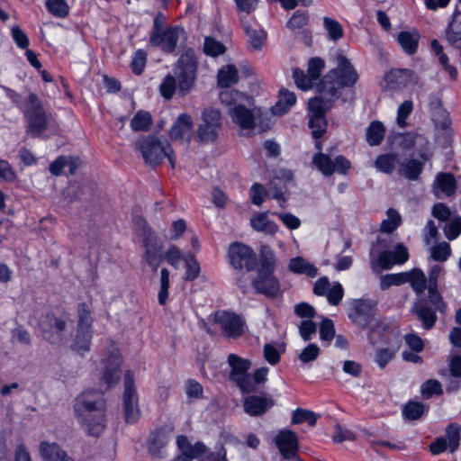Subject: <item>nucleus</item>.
<instances>
[{
  "label": "nucleus",
  "instance_id": "obj_29",
  "mask_svg": "<svg viewBox=\"0 0 461 461\" xmlns=\"http://www.w3.org/2000/svg\"><path fill=\"white\" fill-rule=\"evenodd\" d=\"M430 49L438 58V63L443 70L448 74L449 78L453 81L456 80L458 70L455 66L449 63L448 56L445 53L443 46L437 39H433L430 41Z\"/></svg>",
  "mask_w": 461,
  "mask_h": 461
},
{
  "label": "nucleus",
  "instance_id": "obj_53",
  "mask_svg": "<svg viewBox=\"0 0 461 461\" xmlns=\"http://www.w3.org/2000/svg\"><path fill=\"white\" fill-rule=\"evenodd\" d=\"M148 59L147 52L142 49H138L132 55L130 64L133 74L140 76L143 73Z\"/></svg>",
  "mask_w": 461,
  "mask_h": 461
},
{
  "label": "nucleus",
  "instance_id": "obj_25",
  "mask_svg": "<svg viewBox=\"0 0 461 461\" xmlns=\"http://www.w3.org/2000/svg\"><path fill=\"white\" fill-rule=\"evenodd\" d=\"M232 122L242 130H254L257 126V117L253 111L244 104L234 105L230 111Z\"/></svg>",
  "mask_w": 461,
  "mask_h": 461
},
{
  "label": "nucleus",
  "instance_id": "obj_44",
  "mask_svg": "<svg viewBox=\"0 0 461 461\" xmlns=\"http://www.w3.org/2000/svg\"><path fill=\"white\" fill-rule=\"evenodd\" d=\"M320 415L316 414L314 411L297 408L292 413L291 421L293 424H303L307 422L309 426H315Z\"/></svg>",
  "mask_w": 461,
  "mask_h": 461
},
{
  "label": "nucleus",
  "instance_id": "obj_48",
  "mask_svg": "<svg viewBox=\"0 0 461 461\" xmlns=\"http://www.w3.org/2000/svg\"><path fill=\"white\" fill-rule=\"evenodd\" d=\"M47 11L57 18H65L69 14V6L66 0H46Z\"/></svg>",
  "mask_w": 461,
  "mask_h": 461
},
{
  "label": "nucleus",
  "instance_id": "obj_6",
  "mask_svg": "<svg viewBox=\"0 0 461 461\" xmlns=\"http://www.w3.org/2000/svg\"><path fill=\"white\" fill-rule=\"evenodd\" d=\"M337 59V68L324 75L317 86L318 92L327 94L333 99H339L342 95L340 89L353 87L359 78L357 71L346 56L339 54Z\"/></svg>",
  "mask_w": 461,
  "mask_h": 461
},
{
  "label": "nucleus",
  "instance_id": "obj_39",
  "mask_svg": "<svg viewBox=\"0 0 461 461\" xmlns=\"http://www.w3.org/2000/svg\"><path fill=\"white\" fill-rule=\"evenodd\" d=\"M406 283H409L412 290L417 294H422L428 286L427 277L424 272L418 267L406 271Z\"/></svg>",
  "mask_w": 461,
  "mask_h": 461
},
{
  "label": "nucleus",
  "instance_id": "obj_22",
  "mask_svg": "<svg viewBox=\"0 0 461 461\" xmlns=\"http://www.w3.org/2000/svg\"><path fill=\"white\" fill-rule=\"evenodd\" d=\"M82 165L83 161L78 156L60 155L50 164L49 171L54 176H74Z\"/></svg>",
  "mask_w": 461,
  "mask_h": 461
},
{
  "label": "nucleus",
  "instance_id": "obj_55",
  "mask_svg": "<svg viewBox=\"0 0 461 461\" xmlns=\"http://www.w3.org/2000/svg\"><path fill=\"white\" fill-rule=\"evenodd\" d=\"M293 77L296 86L303 91L310 90L313 86V78L299 68L293 69Z\"/></svg>",
  "mask_w": 461,
  "mask_h": 461
},
{
  "label": "nucleus",
  "instance_id": "obj_41",
  "mask_svg": "<svg viewBox=\"0 0 461 461\" xmlns=\"http://www.w3.org/2000/svg\"><path fill=\"white\" fill-rule=\"evenodd\" d=\"M153 119L149 112L139 110L131 120V128L133 131H147L152 125Z\"/></svg>",
  "mask_w": 461,
  "mask_h": 461
},
{
  "label": "nucleus",
  "instance_id": "obj_16",
  "mask_svg": "<svg viewBox=\"0 0 461 461\" xmlns=\"http://www.w3.org/2000/svg\"><path fill=\"white\" fill-rule=\"evenodd\" d=\"M384 87L391 92H402L415 86L419 83V77L410 68H392L384 77Z\"/></svg>",
  "mask_w": 461,
  "mask_h": 461
},
{
  "label": "nucleus",
  "instance_id": "obj_31",
  "mask_svg": "<svg viewBox=\"0 0 461 461\" xmlns=\"http://www.w3.org/2000/svg\"><path fill=\"white\" fill-rule=\"evenodd\" d=\"M424 169V162L416 158H407L400 164L399 174L410 181L419 179Z\"/></svg>",
  "mask_w": 461,
  "mask_h": 461
},
{
  "label": "nucleus",
  "instance_id": "obj_15",
  "mask_svg": "<svg viewBox=\"0 0 461 461\" xmlns=\"http://www.w3.org/2000/svg\"><path fill=\"white\" fill-rule=\"evenodd\" d=\"M101 363L103 369L100 381L105 384L107 390L113 389L121 381L123 357L119 349H113Z\"/></svg>",
  "mask_w": 461,
  "mask_h": 461
},
{
  "label": "nucleus",
  "instance_id": "obj_49",
  "mask_svg": "<svg viewBox=\"0 0 461 461\" xmlns=\"http://www.w3.org/2000/svg\"><path fill=\"white\" fill-rule=\"evenodd\" d=\"M323 26L330 40L337 41L343 37V27L337 20L325 16L323 18Z\"/></svg>",
  "mask_w": 461,
  "mask_h": 461
},
{
  "label": "nucleus",
  "instance_id": "obj_19",
  "mask_svg": "<svg viewBox=\"0 0 461 461\" xmlns=\"http://www.w3.org/2000/svg\"><path fill=\"white\" fill-rule=\"evenodd\" d=\"M247 394L243 398L242 406L244 412L250 417L262 416L276 405L273 396L266 392Z\"/></svg>",
  "mask_w": 461,
  "mask_h": 461
},
{
  "label": "nucleus",
  "instance_id": "obj_8",
  "mask_svg": "<svg viewBox=\"0 0 461 461\" xmlns=\"http://www.w3.org/2000/svg\"><path fill=\"white\" fill-rule=\"evenodd\" d=\"M166 23L165 14L162 12L157 13L153 19L149 43L151 47L159 48L165 54H172L177 47L180 35L185 34V31L180 25H170L164 28Z\"/></svg>",
  "mask_w": 461,
  "mask_h": 461
},
{
  "label": "nucleus",
  "instance_id": "obj_54",
  "mask_svg": "<svg viewBox=\"0 0 461 461\" xmlns=\"http://www.w3.org/2000/svg\"><path fill=\"white\" fill-rule=\"evenodd\" d=\"M308 127L312 130V139H322L327 132L328 120L327 118L309 117Z\"/></svg>",
  "mask_w": 461,
  "mask_h": 461
},
{
  "label": "nucleus",
  "instance_id": "obj_57",
  "mask_svg": "<svg viewBox=\"0 0 461 461\" xmlns=\"http://www.w3.org/2000/svg\"><path fill=\"white\" fill-rule=\"evenodd\" d=\"M406 272L386 274L381 277L380 287L382 290H386L393 285L406 284Z\"/></svg>",
  "mask_w": 461,
  "mask_h": 461
},
{
  "label": "nucleus",
  "instance_id": "obj_13",
  "mask_svg": "<svg viewBox=\"0 0 461 461\" xmlns=\"http://www.w3.org/2000/svg\"><path fill=\"white\" fill-rule=\"evenodd\" d=\"M367 340L372 347L381 343L384 346L383 347L384 348L395 351L400 350L402 342L400 333L391 330L387 324L383 323L381 321H375L369 329Z\"/></svg>",
  "mask_w": 461,
  "mask_h": 461
},
{
  "label": "nucleus",
  "instance_id": "obj_40",
  "mask_svg": "<svg viewBox=\"0 0 461 461\" xmlns=\"http://www.w3.org/2000/svg\"><path fill=\"white\" fill-rule=\"evenodd\" d=\"M366 142L369 146H378L385 135V127L380 121H373L366 129Z\"/></svg>",
  "mask_w": 461,
  "mask_h": 461
},
{
  "label": "nucleus",
  "instance_id": "obj_46",
  "mask_svg": "<svg viewBox=\"0 0 461 461\" xmlns=\"http://www.w3.org/2000/svg\"><path fill=\"white\" fill-rule=\"evenodd\" d=\"M77 329L93 330L92 312L88 304L85 302L79 303L77 305Z\"/></svg>",
  "mask_w": 461,
  "mask_h": 461
},
{
  "label": "nucleus",
  "instance_id": "obj_5",
  "mask_svg": "<svg viewBox=\"0 0 461 461\" xmlns=\"http://www.w3.org/2000/svg\"><path fill=\"white\" fill-rule=\"evenodd\" d=\"M227 363L230 366L228 379L235 384L241 393H255L258 386L265 384L267 381L269 368L261 366L249 373L252 363L249 358L230 353L227 357Z\"/></svg>",
  "mask_w": 461,
  "mask_h": 461
},
{
  "label": "nucleus",
  "instance_id": "obj_59",
  "mask_svg": "<svg viewBox=\"0 0 461 461\" xmlns=\"http://www.w3.org/2000/svg\"><path fill=\"white\" fill-rule=\"evenodd\" d=\"M428 293H429V305L436 307L438 309L439 312H444L447 308V304L443 299L442 294L438 291V285H428Z\"/></svg>",
  "mask_w": 461,
  "mask_h": 461
},
{
  "label": "nucleus",
  "instance_id": "obj_61",
  "mask_svg": "<svg viewBox=\"0 0 461 461\" xmlns=\"http://www.w3.org/2000/svg\"><path fill=\"white\" fill-rule=\"evenodd\" d=\"M185 276L184 279L185 281H194L195 280L201 272L200 264L195 258L194 255H192L189 258L185 259Z\"/></svg>",
  "mask_w": 461,
  "mask_h": 461
},
{
  "label": "nucleus",
  "instance_id": "obj_45",
  "mask_svg": "<svg viewBox=\"0 0 461 461\" xmlns=\"http://www.w3.org/2000/svg\"><path fill=\"white\" fill-rule=\"evenodd\" d=\"M386 214L387 218L381 222L380 230L384 233L390 234L402 224V217L393 208H389Z\"/></svg>",
  "mask_w": 461,
  "mask_h": 461
},
{
  "label": "nucleus",
  "instance_id": "obj_21",
  "mask_svg": "<svg viewBox=\"0 0 461 461\" xmlns=\"http://www.w3.org/2000/svg\"><path fill=\"white\" fill-rule=\"evenodd\" d=\"M174 427L170 425H160L150 431L147 440V447L149 455L153 457H163L162 449L167 445L169 435L173 432Z\"/></svg>",
  "mask_w": 461,
  "mask_h": 461
},
{
  "label": "nucleus",
  "instance_id": "obj_63",
  "mask_svg": "<svg viewBox=\"0 0 461 461\" xmlns=\"http://www.w3.org/2000/svg\"><path fill=\"white\" fill-rule=\"evenodd\" d=\"M325 68V61L320 57H312L308 60L307 73L314 81L320 79L321 72Z\"/></svg>",
  "mask_w": 461,
  "mask_h": 461
},
{
  "label": "nucleus",
  "instance_id": "obj_60",
  "mask_svg": "<svg viewBox=\"0 0 461 461\" xmlns=\"http://www.w3.org/2000/svg\"><path fill=\"white\" fill-rule=\"evenodd\" d=\"M398 351L378 348L375 353V362L379 368L384 369L395 357Z\"/></svg>",
  "mask_w": 461,
  "mask_h": 461
},
{
  "label": "nucleus",
  "instance_id": "obj_28",
  "mask_svg": "<svg viewBox=\"0 0 461 461\" xmlns=\"http://www.w3.org/2000/svg\"><path fill=\"white\" fill-rule=\"evenodd\" d=\"M40 452L44 461H75L68 453L58 444L41 441L40 444Z\"/></svg>",
  "mask_w": 461,
  "mask_h": 461
},
{
  "label": "nucleus",
  "instance_id": "obj_30",
  "mask_svg": "<svg viewBox=\"0 0 461 461\" xmlns=\"http://www.w3.org/2000/svg\"><path fill=\"white\" fill-rule=\"evenodd\" d=\"M194 127V121L190 114L183 113L178 115L169 130V137L173 140H183L185 135Z\"/></svg>",
  "mask_w": 461,
  "mask_h": 461
},
{
  "label": "nucleus",
  "instance_id": "obj_24",
  "mask_svg": "<svg viewBox=\"0 0 461 461\" xmlns=\"http://www.w3.org/2000/svg\"><path fill=\"white\" fill-rule=\"evenodd\" d=\"M437 312H438V309L429 305L426 299L418 300L411 307V312L421 322L422 328L426 330L435 327L438 321Z\"/></svg>",
  "mask_w": 461,
  "mask_h": 461
},
{
  "label": "nucleus",
  "instance_id": "obj_9",
  "mask_svg": "<svg viewBox=\"0 0 461 461\" xmlns=\"http://www.w3.org/2000/svg\"><path fill=\"white\" fill-rule=\"evenodd\" d=\"M141 152L146 164L155 167L158 166L165 158H167L170 167H176V156L172 145L167 140H160L154 135H148L140 139L136 143Z\"/></svg>",
  "mask_w": 461,
  "mask_h": 461
},
{
  "label": "nucleus",
  "instance_id": "obj_51",
  "mask_svg": "<svg viewBox=\"0 0 461 461\" xmlns=\"http://www.w3.org/2000/svg\"><path fill=\"white\" fill-rule=\"evenodd\" d=\"M309 23V14L306 10L295 11L286 22V27L294 31L305 27Z\"/></svg>",
  "mask_w": 461,
  "mask_h": 461
},
{
  "label": "nucleus",
  "instance_id": "obj_14",
  "mask_svg": "<svg viewBox=\"0 0 461 461\" xmlns=\"http://www.w3.org/2000/svg\"><path fill=\"white\" fill-rule=\"evenodd\" d=\"M202 123L197 128V140L200 143L216 141L221 129V113L214 108H206L202 113Z\"/></svg>",
  "mask_w": 461,
  "mask_h": 461
},
{
  "label": "nucleus",
  "instance_id": "obj_36",
  "mask_svg": "<svg viewBox=\"0 0 461 461\" xmlns=\"http://www.w3.org/2000/svg\"><path fill=\"white\" fill-rule=\"evenodd\" d=\"M94 330L88 329H77L71 348L74 351L84 354L90 350Z\"/></svg>",
  "mask_w": 461,
  "mask_h": 461
},
{
  "label": "nucleus",
  "instance_id": "obj_20",
  "mask_svg": "<svg viewBox=\"0 0 461 461\" xmlns=\"http://www.w3.org/2000/svg\"><path fill=\"white\" fill-rule=\"evenodd\" d=\"M141 238L145 248L143 258L152 270L156 272L162 263L163 242L154 232Z\"/></svg>",
  "mask_w": 461,
  "mask_h": 461
},
{
  "label": "nucleus",
  "instance_id": "obj_62",
  "mask_svg": "<svg viewBox=\"0 0 461 461\" xmlns=\"http://www.w3.org/2000/svg\"><path fill=\"white\" fill-rule=\"evenodd\" d=\"M451 255V247L446 242L442 241L431 249V258L435 261L445 262Z\"/></svg>",
  "mask_w": 461,
  "mask_h": 461
},
{
  "label": "nucleus",
  "instance_id": "obj_27",
  "mask_svg": "<svg viewBox=\"0 0 461 461\" xmlns=\"http://www.w3.org/2000/svg\"><path fill=\"white\" fill-rule=\"evenodd\" d=\"M431 119L437 128L442 131L451 129L452 121L449 113L443 106L440 99L429 104Z\"/></svg>",
  "mask_w": 461,
  "mask_h": 461
},
{
  "label": "nucleus",
  "instance_id": "obj_2",
  "mask_svg": "<svg viewBox=\"0 0 461 461\" xmlns=\"http://www.w3.org/2000/svg\"><path fill=\"white\" fill-rule=\"evenodd\" d=\"M199 61L194 48L187 47L177 59L172 76L167 74L159 85V93L166 100H171L178 90L180 96H185L195 86Z\"/></svg>",
  "mask_w": 461,
  "mask_h": 461
},
{
  "label": "nucleus",
  "instance_id": "obj_1",
  "mask_svg": "<svg viewBox=\"0 0 461 461\" xmlns=\"http://www.w3.org/2000/svg\"><path fill=\"white\" fill-rule=\"evenodd\" d=\"M226 258L234 270L252 272L257 269L251 285L258 294L271 299L283 295L280 281L275 276L277 258L269 245H262L258 256L251 246L233 241L228 247Z\"/></svg>",
  "mask_w": 461,
  "mask_h": 461
},
{
  "label": "nucleus",
  "instance_id": "obj_11",
  "mask_svg": "<svg viewBox=\"0 0 461 461\" xmlns=\"http://www.w3.org/2000/svg\"><path fill=\"white\" fill-rule=\"evenodd\" d=\"M314 147L318 150L312 157V163L316 168L326 176L334 173L347 176L352 167V164L344 155H337L334 159L330 155L321 152L323 147L322 139H314Z\"/></svg>",
  "mask_w": 461,
  "mask_h": 461
},
{
  "label": "nucleus",
  "instance_id": "obj_7",
  "mask_svg": "<svg viewBox=\"0 0 461 461\" xmlns=\"http://www.w3.org/2000/svg\"><path fill=\"white\" fill-rule=\"evenodd\" d=\"M68 312L63 308H55L41 313L38 329L41 338L51 345L60 346L67 339Z\"/></svg>",
  "mask_w": 461,
  "mask_h": 461
},
{
  "label": "nucleus",
  "instance_id": "obj_18",
  "mask_svg": "<svg viewBox=\"0 0 461 461\" xmlns=\"http://www.w3.org/2000/svg\"><path fill=\"white\" fill-rule=\"evenodd\" d=\"M274 442L285 460L298 461L303 459L299 456V440L296 433L289 429H284L277 432Z\"/></svg>",
  "mask_w": 461,
  "mask_h": 461
},
{
  "label": "nucleus",
  "instance_id": "obj_64",
  "mask_svg": "<svg viewBox=\"0 0 461 461\" xmlns=\"http://www.w3.org/2000/svg\"><path fill=\"white\" fill-rule=\"evenodd\" d=\"M267 194V189L260 183H254L249 189L251 203L257 206H260L264 203Z\"/></svg>",
  "mask_w": 461,
  "mask_h": 461
},
{
  "label": "nucleus",
  "instance_id": "obj_17",
  "mask_svg": "<svg viewBox=\"0 0 461 461\" xmlns=\"http://www.w3.org/2000/svg\"><path fill=\"white\" fill-rule=\"evenodd\" d=\"M214 321L221 326L222 335L228 339H236L245 333L246 321L234 312H218L214 316Z\"/></svg>",
  "mask_w": 461,
  "mask_h": 461
},
{
  "label": "nucleus",
  "instance_id": "obj_33",
  "mask_svg": "<svg viewBox=\"0 0 461 461\" xmlns=\"http://www.w3.org/2000/svg\"><path fill=\"white\" fill-rule=\"evenodd\" d=\"M288 269L297 275H305L308 277H315L318 275V268L303 257H295L290 259Z\"/></svg>",
  "mask_w": 461,
  "mask_h": 461
},
{
  "label": "nucleus",
  "instance_id": "obj_56",
  "mask_svg": "<svg viewBox=\"0 0 461 461\" xmlns=\"http://www.w3.org/2000/svg\"><path fill=\"white\" fill-rule=\"evenodd\" d=\"M242 93L236 89L225 88L221 90L219 95L221 103L229 108V111L238 105V101L240 99Z\"/></svg>",
  "mask_w": 461,
  "mask_h": 461
},
{
  "label": "nucleus",
  "instance_id": "obj_35",
  "mask_svg": "<svg viewBox=\"0 0 461 461\" xmlns=\"http://www.w3.org/2000/svg\"><path fill=\"white\" fill-rule=\"evenodd\" d=\"M239 81V73L235 65L228 64L219 69L217 85L220 88H229Z\"/></svg>",
  "mask_w": 461,
  "mask_h": 461
},
{
  "label": "nucleus",
  "instance_id": "obj_34",
  "mask_svg": "<svg viewBox=\"0 0 461 461\" xmlns=\"http://www.w3.org/2000/svg\"><path fill=\"white\" fill-rule=\"evenodd\" d=\"M420 33L402 31L398 33L397 41L404 53L413 55L418 50Z\"/></svg>",
  "mask_w": 461,
  "mask_h": 461
},
{
  "label": "nucleus",
  "instance_id": "obj_37",
  "mask_svg": "<svg viewBox=\"0 0 461 461\" xmlns=\"http://www.w3.org/2000/svg\"><path fill=\"white\" fill-rule=\"evenodd\" d=\"M429 406L419 401L410 400L402 411V418L406 420H417L429 411Z\"/></svg>",
  "mask_w": 461,
  "mask_h": 461
},
{
  "label": "nucleus",
  "instance_id": "obj_23",
  "mask_svg": "<svg viewBox=\"0 0 461 461\" xmlns=\"http://www.w3.org/2000/svg\"><path fill=\"white\" fill-rule=\"evenodd\" d=\"M444 38L448 45L457 50L461 56V10L457 5L455 6L453 13L448 17Z\"/></svg>",
  "mask_w": 461,
  "mask_h": 461
},
{
  "label": "nucleus",
  "instance_id": "obj_50",
  "mask_svg": "<svg viewBox=\"0 0 461 461\" xmlns=\"http://www.w3.org/2000/svg\"><path fill=\"white\" fill-rule=\"evenodd\" d=\"M420 393L423 399H430L434 395H442L443 389L439 381L436 379H428L420 386Z\"/></svg>",
  "mask_w": 461,
  "mask_h": 461
},
{
  "label": "nucleus",
  "instance_id": "obj_12",
  "mask_svg": "<svg viewBox=\"0 0 461 461\" xmlns=\"http://www.w3.org/2000/svg\"><path fill=\"white\" fill-rule=\"evenodd\" d=\"M377 303L372 299H356L348 312V318L360 330H368L375 321Z\"/></svg>",
  "mask_w": 461,
  "mask_h": 461
},
{
  "label": "nucleus",
  "instance_id": "obj_38",
  "mask_svg": "<svg viewBox=\"0 0 461 461\" xmlns=\"http://www.w3.org/2000/svg\"><path fill=\"white\" fill-rule=\"evenodd\" d=\"M250 225L257 231L269 234H275L278 230L277 224L268 220L267 212H259L253 216L250 219Z\"/></svg>",
  "mask_w": 461,
  "mask_h": 461
},
{
  "label": "nucleus",
  "instance_id": "obj_52",
  "mask_svg": "<svg viewBox=\"0 0 461 461\" xmlns=\"http://www.w3.org/2000/svg\"><path fill=\"white\" fill-rule=\"evenodd\" d=\"M226 51L224 44L213 37H206L203 43V52L210 57H218Z\"/></svg>",
  "mask_w": 461,
  "mask_h": 461
},
{
  "label": "nucleus",
  "instance_id": "obj_43",
  "mask_svg": "<svg viewBox=\"0 0 461 461\" xmlns=\"http://www.w3.org/2000/svg\"><path fill=\"white\" fill-rule=\"evenodd\" d=\"M446 435L444 438H447L448 443V450L450 453H454L457 450L460 445L461 439V426L458 423H449L446 429Z\"/></svg>",
  "mask_w": 461,
  "mask_h": 461
},
{
  "label": "nucleus",
  "instance_id": "obj_3",
  "mask_svg": "<svg viewBox=\"0 0 461 461\" xmlns=\"http://www.w3.org/2000/svg\"><path fill=\"white\" fill-rule=\"evenodd\" d=\"M0 88L4 90L5 96L14 106L23 113L26 122V132L34 138L40 137L48 129L49 118L39 96L31 92L25 101H23L21 94L13 88L2 85Z\"/></svg>",
  "mask_w": 461,
  "mask_h": 461
},
{
  "label": "nucleus",
  "instance_id": "obj_26",
  "mask_svg": "<svg viewBox=\"0 0 461 461\" xmlns=\"http://www.w3.org/2000/svg\"><path fill=\"white\" fill-rule=\"evenodd\" d=\"M240 22L242 29L249 38L251 50H260L267 39V32L264 29L254 28L249 22L247 16H240Z\"/></svg>",
  "mask_w": 461,
  "mask_h": 461
},
{
  "label": "nucleus",
  "instance_id": "obj_10",
  "mask_svg": "<svg viewBox=\"0 0 461 461\" xmlns=\"http://www.w3.org/2000/svg\"><path fill=\"white\" fill-rule=\"evenodd\" d=\"M122 406L124 421L130 425L137 423L140 419L141 411L134 374L130 369L126 370L123 374Z\"/></svg>",
  "mask_w": 461,
  "mask_h": 461
},
{
  "label": "nucleus",
  "instance_id": "obj_32",
  "mask_svg": "<svg viewBox=\"0 0 461 461\" xmlns=\"http://www.w3.org/2000/svg\"><path fill=\"white\" fill-rule=\"evenodd\" d=\"M334 99H324L322 96L311 98L308 103V116L315 119L327 118L326 114L332 106Z\"/></svg>",
  "mask_w": 461,
  "mask_h": 461
},
{
  "label": "nucleus",
  "instance_id": "obj_47",
  "mask_svg": "<svg viewBox=\"0 0 461 461\" xmlns=\"http://www.w3.org/2000/svg\"><path fill=\"white\" fill-rule=\"evenodd\" d=\"M396 162L397 155L395 153L381 154L375 159V167L383 173L392 174Z\"/></svg>",
  "mask_w": 461,
  "mask_h": 461
},
{
  "label": "nucleus",
  "instance_id": "obj_4",
  "mask_svg": "<svg viewBox=\"0 0 461 461\" xmlns=\"http://www.w3.org/2000/svg\"><path fill=\"white\" fill-rule=\"evenodd\" d=\"M74 412L91 436L98 437L106 426L104 402L95 389L85 390L76 397Z\"/></svg>",
  "mask_w": 461,
  "mask_h": 461
},
{
  "label": "nucleus",
  "instance_id": "obj_58",
  "mask_svg": "<svg viewBox=\"0 0 461 461\" xmlns=\"http://www.w3.org/2000/svg\"><path fill=\"white\" fill-rule=\"evenodd\" d=\"M169 271L164 267L160 271V289L158 294V303L166 305L169 295Z\"/></svg>",
  "mask_w": 461,
  "mask_h": 461
},
{
  "label": "nucleus",
  "instance_id": "obj_42",
  "mask_svg": "<svg viewBox=\"0 0 461 461\" xmlns=\"http://www.w3.org/2000/svg\"><path fill=\"white\" fill-rule=\"evenodd\" d=\"M438 188L446 195L450 196L456 193V181L452 173H438L436 176Z\"/></svg>",
  "mask_w": 461,
  "mask_h": 461
}]
</instances>
